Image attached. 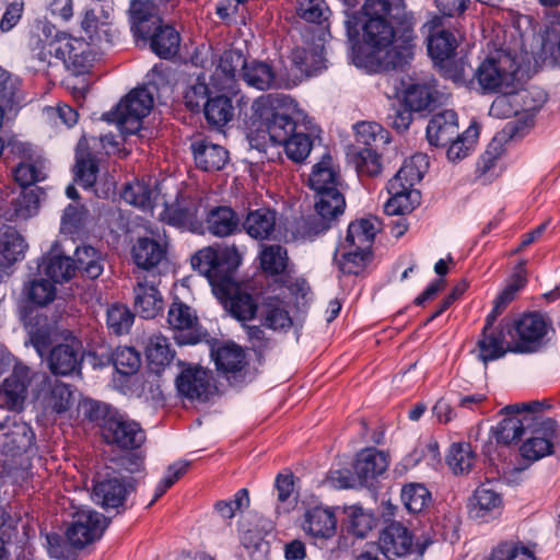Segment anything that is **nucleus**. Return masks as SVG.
<instances>
[{
	"mask_svg": "<svg viewBox=\"0 0 560 560\" xmlns=\"http://www.w3.org/2000/svg\"><path fill=\"white\" fill-rule=\"evenodd\" d=\"M135 489L133 480L126 481L118 476L98 474L94 478L91 498L104 510L115 509L119 513V509L125 505L127 495Z\"/></svg>",
	"mask_w": 560,
	"mask_h": 560,
	"instance_id": "obj_12",
	"label": "nucleus"
},
{
	"mask_svg": "<svg viewBox=\"0 0 560 560\" xmlns=\"http://www.w3.org/2000/svg\"><path fill=\"white\" fill-rule=\"evenodd\" d=\"M39 209V189H21L13 192L9 201L0 206V214L7 221H25L37 214Z\"/></svg>",
	"mask_w": 560,
	"mask_h": 560,
	"instance_id": "obj_21",
	"label": "nucleus"
},
{
	"mask_svg": "<svg viewBox=\"0 0 560 560\" xmlns=\"http://www.w3.org/2000/svg\"><path fill=\"white\" fill-rule=\"evenodd\" d=\"M167 323L174 330H190L197 323L196 312L182 301H174L167 313Z\"/></svg>",
	"mask_w": 560,
	"mask_h": 560,
	"instance_id": "obj_57",
	"label": "nucleus"
},
{
	"mask_svg": "<svg viewBox=\"0 0 560 560\" xmlns=\"http://www.w3.org/2000/svg\"><path fill=\"white\" fill-rule=\"evenodd\" d=\"M73 261L75 270L79 269L90 279L98 278L104 270V260L101 253L89 245L77 247Z\"/></svg>",
	"mask_w": 560,
	"mask_h": 560,
	"instance_id": "obj_49",
	"label": "nucleus"
},
{
	"mask_svg": "<svg viewBox=\"0 0 560 560\" xmlns=\"http://www.w3.org/2000/svg\"><path fill=\"white\" fill-rule=\"evenodd\" d=\"M377 230L376 220L361 219L352 222L349 224L345 243L350 247L370 250Z\"/></svg>",
	"mask_w": 560,
	"mask_h": 560,
	"instance_id": "obj_46",
	"label": "nucleus"
},
{
	"mask_svg": "<svg viewBox=\"0 0 560 560\" xmlns=\"http://www.w3.org/2000/svg\"><path fill=\"white\" fill-rule=\"evenodd\" d=\"M237 213L228 206L212 207L205 217V226L211 235L226 237L241 231Z\"/></svg>",
	"mask_w": 560,
	"mask_h": 560,
	"instance_id": "obj_27",
	"label": "nucleus"
},
{
	"mask_svg": "<svg viewBox=\"0 0 560 560\" xmlns=\"http://www.w3.org/2000/svg\"><path fill=\"white\" fill-rule=\"evenodd\" d=\"M203 114L209 125L222 128L234 117L232 100L225 95L210 96L203 104Z\"/></svg>",
	"mask_w": 560,
	"mask_h": 560,
	"instance_id": "obj_43",
	"label": "nucleus"
},
{
	"mask_svg": "<svg viewBox=\"0 0 560 560\" xmlns=\"http://www.w3.org/2000/svg\"><path fill=\"white\" fill-rule=\"evenodd\" d=\"M401 500L411 513L424 511L432 501L431 492L422 483H409L401 490Z\"/></svg>",
	"mask_w": 560,
	"mask_h": 560,
	"instance_id": "obj_56",
	"label": "nucleus"
},
{
	"mask_svg": "<svg viewBox=\"0 0 560 560\" xmlns=\"http://www.w3.org/2000/svg\"><path fill=\"white\" fill-rule=\"evenodd\" d=\"M479 131L478 127L471 125L462 136L455 137L448 144L447 158L452 162L460 161L466 158L472 149Z\"/></svg>",
	"mask_w": 560,
	"mask_h": 560,
	"instance_id": "obj_61",
	"label": "nucleus"
},
{
	"mask_svg": "<svg viewBox=\"0 0 560 560\" xmlns=\"http://www.w3.org/2000/svg\"><path fill=\"white\" fill-rule=\"evenodd\" d=\"M39 268L56 283L70 280L75 272L73 259L62 255L58 243H55L49 253L43 257Z\"/></svg>",
	"mask_w": 560,
	"mask_h": 560,
	"instance_id": "obj_32",
	"label": "nucleus"
},
{
	"mask_svg": "<svg viewBox=\"0 0 560 560\" xmlns=\"http://www.w3.org/2000/svg\"><path fill=\"white\" fill-rule=\"evenodd\" d=\"M290 60L291 71H294L298 79L311 77L325 68L323 47L319 45L296 47L292 50Z\"/></svg>",
	"mask_w": 560,
	"mask_h": 560,
	"instance_id": "obj_28",
	"label": "nucleus"
},
{
	"mask_svg": "<svg viewBox=\"0 0 560 560\" xmlns=\"http://www.w3.org/2000/svg\"><path fill=\"white\" fill-rule=\"evenodd\" d=\"M429 166L427 155L418 153L412 155L410 159L405 160L404 164L396 173V175L389 179L392 183V189L396 192L400 185L407 188L413 187L418 184L425 174Z\"/></svg>",
	"mask_w": 560,
	"mask_h": 560,
	"instance_id": "obj_35",
	"label": "nucleus"
},
{
	"mask_svg": "<svg viewBox=\"0 0 560 560\" xmlns=\"http://www.w3.org/2000/svg\"><path fill=\"white\" fill-rule=\"evenodd\" d=\"M73 518L67 530V538L75 548H83L100 538L108 525L103 514L90 509L79 510Z\"/></svg>",
	"mask_w": 560,
	"mask_h": 560,
	"instance_id": "obj_15",
	"label": "nucleus"
},
{
	"mask_svg": "<svg viewBox=\"0 0 560 560\" xmlns=\"http://www.w3.org/2000/svg\"><path fill=\"white\" fill-rule=\"evenodd\" d=\"M504 328L511 336L514 352H534L542 343L548 331V323L539 313H529L514 323L504 322Z\"/></svg>",
	"mask_w": 560,
	"mask_h": 560,
	"instance_id": "obj_8",
	"label": "nucleus"
},
{
	"mask_svg": "<svg viewBox=\"0 0 560 560\" xmlns=\"http://www.w3.org/2000/svg\"><path fill=\"white\" fill-rule=\"evenodd\" d=\"M348 522V529L354 536L363 538L375 526L376 518L373 513L359 505H351L345 509Z\"/></svg>",
	"mask_w": 560,
	"mask_h": 560,
	"instance_id": "obj_53",
	"label": "nucleus"
},
{
	"mask_svg": "<svg viewBox=\"0 0 560 560\" xmlns=\"http://www.w3.org/2000/svg\"><path fill=\"white\" fill-rule=\"evenodd\" d=\"M334 201L335 205L324 200L315 201L314 212L303 217L296 224V232L302 238L312 240L331 228L346 208L345 198H337Z\"/></svg>",
	"mask_w": 560,
	"mask_h": 560,
	"instance_id": "obj_13",
	"label": "nucleus"
},
{
	"mask_svg": "<svg viewBox=\"0 0 560 560\" xmlns=\"http://www.w3.org/2000/svg\"><path fill=\"white\" fill-rule=\"evenodd\" d=\"M458 135L457 114L452 109L435 114L427 126V139L435 147L447 145Z\"/></svg>",
	"mask_w": 560,
	"mask_h": 560,
	"instance_id": "obj_25",
	"label": "nucleus"
},
{
	"mask_svg": "<svg viewBox=\"0 0 560 560\" xmlns=\"http://www.w3.org/2000/svg\"><path fill=\"white\" fill-rule=\"evenodd\" d=\"M395 192L392 189V183L387 184V191L392 196L384 206V210L388 215H401L411 212L420 205V191L413 187L407 188L400 185Z\"/></svg>",
	"mask_w": 560,
	"mask_h": 560,
	"instance_id": "obj_36",
	"label": "nucleus"
},
{
	"mask_svg": "<svg viewBox=\"0 0 560 560\" xmlns=\"http://www.w3.org/2000/svg\"><path fill=\"white\" fill-rule=\"evenodd\" d=\"M149 39L151 49L161 58L168 59L178 51L180 37L178 32L170 25L160 24L153 30Z\"/></svg>",
	"mask_w": 560,
	"mask_h": 560,
	"instance_id": "obj_40",
	"label": "nucleus"
},
{
	"mask_svg": "<svg viewBox=\"0 0 560 560\" xmlns=\"http://www.w3.org/2000/svg\"><path fill=\"white\" fill-rule=\"evenodd\" d=\"M32 378V371L26 365L15 364L11 374L0 386V407L20 412L27 397Z\"/></svg>",
	"mask_w": 560,
	"mask_h": 560,
	"instance_id": "obj_16",
	"label": "nucleus"
},
{
	"mask_svg": "<svg viewBox=\"0 0 560 560\" xmlns=\"http://www.w3.org/2000/svg\"><path fill=\"white\" fill-rule=\"evenodd\" d=\"M27 244L22 234L12 226L0 228V269L23 259Z\"/></svg>",
	"mask_w": 560,
	"mask_h": 560,
	"instance_id": "obj_33",
	"label": "nucleus"
},
{
	"mask_svg": "<svg viewBox=\"0 0 560 560\" xmlns=\"http://www.w3.org/2000/svg\"><path fill=\"white\" fill-rule=\"evenodd\" d=\"M108 15L100 19L94 9H86L81 26L93 44L110 43Z\"/></svg>",
	"mask_w": 560,
	"mask_h": 560,
	"instance_id": "obj_50",
	"label": "nucleus"
},
{
	"mask_svg": "<svg viewBox=\"0 0 560 560\" xmlns=\"http://www.w3.org/2000/svg\"><path fill=\"white\" fill-rule=\"evenodd\" d=\"M354 164L359 175L373 177L378 175L382 170L381 158L377 154V149L374 148L359 150L354 155Z\"/></svg>",
	"mask_w": 560,
	"mask_h": 560,
	"instance_id": "obj_62",
	"label": "nucleus"
},
{
	"mask_svg": "<svg viewBox=\"0 0 560 560\" xmlns=\"http://www.w3.org/2000/svg\"><path fill=\"white\" fill-rule=\"evenodd\" d=\"M257 314L262 325L272 330H285L292 326L289 312L278 299H268Z\"/></svg>",
	"mask_w": 560,
	"mask_h": 560,
	"instance_id": "obj_44",
	"label": "nucleus"
},
{
	"mask_svg": "<svg viewBox=\"0 0 560 560\" xmlns=\"http://www.w3.org/2000/svg\"><path fill=\"white\" fill-rule=\"evenodd\" d=\"M85 147H88V141L82 138L77 150L75 180L84 188H89L94 185L98 168L94 156L85 152Z\"/></svg>",
	"mask_w": 560,
	"mask_h": 560,
	"instance_id": "obj_48",
	"label": "nucleus"
},
{
	"mask_svg": "<svg viewBox=\"0 0 560 560\" xmlns=\"http://www.w3.org/2000/svg\"><path fill=\"white\" fill-rule=\"evenodd\" d=\"M357 142L365 148L378 149L388 143V132L377 122L362 121L355 125Z\"/></svg>",
	"mask_w": 560,
	"mask_h": 560,
	"instance_id": "obj_55",
	"label": "nucleus"
},
{
	"mask_svg": "<svg viewBox=\"0 0 560 560\" xmlns=\"http://www.w3.org/2000/svg\"><path fill=\"white\" fill-rule=\"evenodd\" d=\"M197 168L205 172L222 170L229 161V152L219 144L207 139H195L190 144Z\"/></svg>",
	"mask_w": 560,
	"mask_h": 560,
	"instance_id": "obj_22",
	"label": "nucleus"
},
{
	"mask_svg": "<svg viewBox=\"0 0 560 560\" xmlns=\"http://www.w3.org/2000/svg\"><path fill=\"white\" fill-rule=\"evenodd\" d=\"M164 219L173 226L194 233H203V223L198 220L195 207H183L180 205L167 207L164 211Z\"/></svg>",
	"mask_w": 560,
	"mask_h": 560,
	"instance_id": "obj_47",
	"label": "nucleus"
},
{
	"mask_svg": "<svg viewBox=\"0 0 560 560\" xmlns=\"http://www.w3.org/2000/svg\"><path fill=\"white\" fill-rule=\"evenodd\" d=\"M241 77L247 85L259 91L283 86V81L277 77L272 66L265 61H246Z\"/></svg>",
	"mask_w": 560,
	"mask_h": 560,
	"instance_id": "obj_29",
	"label": "nucleus"
},
{
	"mask_svg": "<svg viewBox=\"0 0 560 560\" xmlns=\"http://www.w3.org/2000/svg\"><path fill=\"white\" fill-rule=\"evenodd\" d=\"M500 326V330L482 329L481 338L478 341V348L479 359L485 364H487L489 361H493L503 357L506 350L512 348V345L510 346L505 341L504 330H506V328H504V322H502Z\"/></svg>",
	"mask_w": 560,
	"mask_h": 560,
	"instance_id": "obj_38",
	"label": "nucleus"
},
{
	"mask_svg": "<svg viewBox=\"0 0 560 560\" xmlns=\"http://www.w3.org/2000/svg\"><path fill=\"white\" fill-rule=\"evenodd\" d=\"M48 51L62 60L75 75L88 72L95 60V54L89 43L65 33L56 35L48 44Z\"/></svg>",
	"mask_w": 560,
	"mask_h": 560,
	"instance_id": "obj_9",
	"label": "nucleus"
},
{
	"mask_svg": "<svg viewBox=\"0 0 560 560\" xmlns=\"http://www.w3.org/2000/svg\"><path fill=\"white\" fill-rule=\"evenodd\" d=\"M148 82L143 88L133 89L116 108L103 114V119L115 122L125 136L136 135L142 126V119L153 108V92L166 84V75L161 67L154 66L148 73Z\"/></svg>",
	"mask_w": 560,
	"mask_h": 560,
	"instance_id": "obj_3",
	"label": "nucleus"
},
{
	"mask_svg": "<svg viewBox=\"0 0 560 560\" xmlns=\"http://www.w3.org/2000/svg\"><path fill=\"white\" fill-rule=\"evenodd\" d=\"M308 183L311 188L316 192V200H324L335 205V199L345 198L342 192L343 182L329 154H325L323 159L313 166Z\"/></svg>",
	"mask_w": 560,
	"mask_h": 560,
	"instance_id": "obj_11",
	"label": "nucleus"
},
{
	"mask_svg": "<svg viewBox=\"0 0 560 560\" xmlns=\"http://www.w3.org/2000/svg\"><path fill=\"white\" fill-rule=\"evenodd\" d=\"M243 228L255 240H268L275 232L276 212L268 208L249 211Z\"/></svg>",
	"mask_w": 560,
	"mask_h": 560,
	"instance_id": "obj_37",
	"label": "nucleus"
},
{
	"mask_svg": "<svg viewBox=\"0 0 560 560\" xmlns=\"http://www.w3.org/2000/svg\"><path fill=\"white\" fill-rule=\"evenodd\" d=\"M81 342L74 338L52 348L49 357V368L56 375H70L78 371L81 364Z\"/></svg>",
	"mask_w": 560,
	"mask_h": 560,
	"instance_id": "obj_24",
	"label": "nucleus"
},
{
	"mask_svg": "<svg viewBox=\"0 0 560 560\" xmlns=\"http://www.w3.org/2000/svg\"><path fill=\"white\" fill-rule=\"evenodd\" d=\"M288 252L281 245H266L260 252V265L269 275L283 273L288 267Z\"/></svg>",
	"mask_w": 560,
	"mask_h": 560,
	"instance_id": "obj_58",
	"label": "nucleus"
},
{
	"mask_svg": "<svg viewBox=\"0 0 560 560\" xmlns=\"http://www.w3.org/2000/svg\"><path fill=\"white\" fill-rule=\"evenodd\" d=\"M112 360L116 371L122 375L136 373L141 363L139 353L130 347H118Z\"/></svg>",
	"mask_w": 560,
	"mask_h": 560,
	"instance_id": "obj_64",
	"label": "nucleus"
},
{
	"mask_svg": "<svg viewBox=\"0 0 560 560\" xmlns=\"http://www.w3.org/2000/svg\"><path fill=\"white\" fill-rule=\"evenodd\" d=\"M128 13L131 31L137 39L148 40L153 30L161 24L154 0H131Z\"/></svg>",
	"mask_w": 560,
	"mask_h": 560,
	"instance_id": "obj_18",
	"label": "nucleus"
},
{
	"mask_svg": "<svg viewBox=\"0 0 560 560\" xmlns=\"http://www.w3.org/2000/svg\"><path fill=\"white\" fill-rule=\"evenodd\" d=\"M438 101L439 92L434 79L411 83L404 91L405 106L411 110H430Z\"/></svg>",
	"mask_w": 560,
	"mask_h": 560,
	"instance_id": "obj_31",
	"label": "nucleus"
},
{
	"mask_svg": "<svg viewBox=\"0 0 560 560\" xmlns=\"http://www.w3.org/2000/svg\"><path fill=\"white\" fill-rule=\"evenodd\" d=\"M245 62L246 60L240 50L224 51L212 75L213 84L220 90H232L236 72L238 69H241V72L243 71Z\"/></svg>",
	"mask_w": 560,
	"mask_h": 560,
	"instance_id": "obj_34",
	"label": "nucleus"
},
{
	"mask_svg": "<svg viewBox=\"0 0 560 560\" xmlns=\"http://www.w3.org/2000/svg\"><path fill=\"white\" fill-rule=\"evenodd\" d=\"M411 30V16L402 0H365L362 8V38L371 52L363 54L364 47L353 48V63L375 71L382 63L377 54L388 51L398 34L410 37Z\"/></svg>",
	"mask_w": 560,
	"mask_h": 560,
	"instance_id": "obj_2",
	"label": "nucleus"
},
{
	"mask_svg": "<svg viewBox=\"0 0 560 560\" xmlns=\"http://www.w3.org/2000/svg\"><path fill=\"white\" fill-rule=\"evenodd\" d=\"M475 460V452L467 442L453 443L446 457V462L454 474L469 472Z\"/></svg>",
	"mask_w": 560,
	"mask_h": 560,
	"instance_id": "obj_51",
	"label": "nucleus"
},
{
	"mask_svg": "<svg viewBox=\"0 0 560 560\" xmlns=\"http://www.w3.org/2000/svg\"><path fill=\"white\" fill-rule=\"evenodd\" d=\"M432 544L429 537L415 540L412 533L401 523L392 522L381 533L378 547L385 558L411 556L421 560L428 547Z\"/></svg>",
	"mask_w": 560,
	"mask_h": 560,
	"instance_id": "obj_7",
	"label": "nucleus"
},
{
	"mask_svg": "<svg viewBox=\"0 0 560 560\" xmlns=\"http://www.w3.org/2000/svg\"><path fill=\"white\" fill-rule=\"evenodd\" d=\"M516 50V47L498 49L478 66L474 78L483 94H510L517 90L520 65L510 52Z\"/></svg>",
	"mask_w": 560,
	"mask_h": 560,
	"instance_id": "obj_4",
	"label": "nucleus"
},
{
	"mask_svg": "<svg viewBox=\"0 0 560 560\" xmlns=\"http://www.w3.org/2000/svg\"><path fill=\"white\" fill-rule=\"evenodd\" d=\"M15 182L21 186V189H30L37 182L45 179V166L39 160H23L13 171Z\"/></svg>",
	"mask_w": 560,
	"mask_h": 560,
	"instance_id": "obj_54",
	"label": "nucleus"
},
{
	"mask_svg": "<svg viewBox=\"0 0 560 560\" xmlns=\"http://www.w3.org/2000/svg\"><path fill=\"white\" fill-rule=\"evenodd\" d=\"M532 436L521 446V455L529 460H538L552 454L553 442L557 439V422L551 418L538 423V427L528 429Z\"/></svg>",
	"mask_w": 560,
	"mask_h": 560,
	"instance_id": "obj_17",
	"label": "nucleus"
},
{
	"mask_svg": "<svg viewBox=\"0 0 560 560\" xmlns=\"http://www.w3.org/2000/svg\"><path fill=\"white\" fill-rule=\"evenodd\" d=\"M165 256V249L153 238L140 237L132 247L135 264L145 270L158 266Z\"/></svg>",
	"mask_w": 560,
	"mask_h": 560,
	"instance_id": "obj_42",
	"label": "nucleus"
},
{
	"mask_svg": "<svg viewBox=\"0 0 560 560\" xmlns=\"http://www.w3.org/2000/svg\"><path fill=\"white\" fill-rule=\"evenodd\" d=\"M302 527L312 537L327 539L336 533L337 518L331 510L315 506L305 512Z\"/></svg>",
	"mask_w": 560,
	"mask_h": 560,
	"instance_id": "obj_30",
	"label": "nucleus"
},
{
	"mask_svg": "<svg viewBox=\"0 0 560 560\" xmlns=\"http://www.w3.org/2000/svg\"><path fill=\"white\" fill-rule=\"evenodd\" d=\"M428 28L427 46L429 56L435 65L445 70V73L454 79L459 80L465 77L464 62L450 67L452 58L457 48V39L452 32L443 26L442 18L435 16L425 24Z\"/></svg>",
	"mask_w": 560,
	"mask_h": 560,
	"instance_id": "obj_6",
	"label": "nucleus"
},
{
	"mask_svg": "<svg viewBox=\"0 0 560 560\" xmlns=\"http://www.w3.org/2000/svg\"><path fill=\"white\" fill-rule=\"evenodd\" d=\"M133 318L135 315L127 306L115 304L107 310L106 323L114 334L121 335L129 331Z\"/></svg>",
	"mask_w": 560,
	"mask_h": 560,
	"instance_id": "obj_63",
	"label": "nucleus"
},
{
	"mask_svg": "<svg viewBox=\"0 0 560 560\" xmlns=\"http://www.w3.org/2000/svg\"><path fill=\"white\" fill-rule=\"evenodd\" d=\"M102 436L107 444L122 450L139 448L145 441L140 424L118 411L102 424Z\"/></svg>",
	"mask_w": 560,
	"mask_h": 560,
	"instance_id": "obj_10",
	"label": "nucleus"
},
{
	"mask_svg": "<svg viewBox=\"0 0 560 560\" xmlns=\"http://www.w3.org/2000/svg\"><path fill=\"white\" fill-rule=\"evenodd\" d=\"M488 560H535V556L523 542L510 540L493 548Z\"/></svg>",
	"mask_w": 560,
	"mask_h": 560,
	"instance_id": "obj_60",
	"label": "nucleus"
},
{
	"mask_svg": "<svg viewBox=\"0 0 560 560\" xmlns=\"http://www.w3.org/2000/svg\"><path fill=\"white\" fill-rule=\"evenodd\" d=\"M211 373L197 366L184 369L176 377L178 394L190 400L206 401L211 394Z\"/></svg>",
	"mask_w": 560,
	"mask_h": 560,
	"instance_id": "obj_20",
	"label": "nucleus"
},
{
	"mask_svg": "<svg viewBox=\"0 0 560 560\" xmlns=\"http://www.w3.org/2000/svg\"><path fill=\"white\" fill-rule=\"evenodd\" d=\"M534 418L532 416L520 417L518 415H505V418L495 429L498 443L509 445L518 441L525 431L532 428Z\"/></svg>",
	"mask_w": 560,
	"mask_h": 560,
	"instance_id": "obj_41",
	"label": "nucleus"
},
{
	"mask_svg": "<svg viewBox=\"0 0 560 560\" xmlns=\"http://www.w3.org/2000/svg\"><path fill=\"white\" fill-rule=\"evenodd\" d=\"M145 355L150 366L154 368L158 372L161 368L167 365L172 361L174 353L164 336L153 335L148 340Z\"/></svg>",
	"mask_w": 560,
	"mask_h": 560,
	"instance_id": "obj_52",
	"label": "nucleus"
},
{
	"mask_svg": "<svg viewBox=\"0 0 560 560\" xmlns=\"http://www.w3.org/2000/svg\"><path fill=\"white\" fill-rule=\"evenodd\" d=\"M35 434L19 415L8 416L0 423V456L15 457L33 444Z\"/></svg>",
	"mask_w": 560,
	"mask_h": 560,
	"instance_id": "obj_14",
	"label": "nucleus"
},
{
	"mask_svg": "<svg viewBox=\"0 0 560 560\" xmlns=\"http://www.w3.org/2000/svg\"><path fill=\"white\" fill-rule=\"evenodd\" d=\"M388 467L387 455L375 448L360 452L353 465L360 487L369 486Z\"/></svg>",
	"mask_w": 560,
	"mask_h": 560,
	"instance_id": "obj_26",
	"label": "nucleus"
},
{
	"mask_svg": "<svg viewBox=\"0 0 560 560\" xmlns=\"http://www.w3.org/2000/svg\"><path fill=\"white\" fill-rule=\"evenodd\" d=\"M294 107V100L283 93L260 96L252 105L253 110L265 121L267 135L275 144H282L301 127L307 129L306 124L298 125L290 116Z\"/></svg>",
	"mask_w": 560,
	"mask_h": 560,
	"instance_id": "obj_5",
	"label": "nucleus"
},
{
	"mask_svg": "<svg viewBox=\"0 0 560 560\" xmlns=\"http://www.w3.org/2000/svg\"><path fill=\"white\" fill-rule=\"evenodd\" d=\"M316 126H307V129L301 127L288 138L281 145L284 147L288 158L294 162L304 161L313 148V139L317 137Z\"/></svg>",
	"mask_w": 560,
	"mask_h": 560,
	"instance_id": "obj_39",
	"label": "nucleus"
},
{
	"mask_svg": "<svg viewBox=\"0 0 560 560\" xmlns=\"http://www.w3.org/2000/svg\"><path fill=\"white\" fill-rule=\"evenodd\" d=\"M164 301L156 285V278L138 277L133 287V307L143 318H154L163 310Z\"/></svg>",
	"mask_w": 560,
	"mask_h": 560,
	"instance_id": "obj_19",
	"label": "nucleus"
},
{
	"mask_svg": "<svg viewBox=\"0 0 560 560\" xmlns=\"http://www.w3.org/2000/svg\"><path fill=\"white\" fill-rule=\"evenodd\" d=\"M241 260L234 245L218 249L207 246L191 256L190 264L194 270L207 278L223 307L234 318L245 323L253 319L259 308L252 294L242 291L236 281L235 273Z\"/></svg>",
	"mask_w": 560,
	"mask_h": 560,
	"instance_id": "obj_1",
	"label": "nucleus"
},
{
	"mask_svg": "<svg viewBox=\"0 0 560 560\" xmlns=\"http://www.w3.org/2000/svg\"><path fill=\"white\" fill-rule=\"evenodd\" d=\"M73 404V390L71 386L56 381L50 385V390L46 397V408L56 413H63L70 409Z\"/></svg>",
	"mask_w": 560,
	"mask_h": 560,
	"instance_id": "obj_59",
	"label": "nucleus"
},
{
	"mask_svg": "<svg viewBox=\"0 0 560 560\" xmlns=\"http://www.w3.org/2000/svg\"><path fill=\"white\" fill-rule=\"evenodd\" d=\"M502 498L490 482L479 486L469 502L470 517L487 522L501 513Z\"/></svg>",
	"mask_w": 560,
	"mask_h": 560,
	"instance_id": "obj_23",
	"label": "nucleus"
},
{
	"mask_svg": "<svg viewBox=\"0 0 560 560\" xmlns=\"http://www.w3.org/2000/svg\"><path fill=\"white\" fill-rule=\"evenodd\" d=\"M217 369L225 374L241 371L245 362L243 349L235 343H224L211 353Z\"/></svg>",
	"mask_w": 560,
	"mask_h": 560,
	"instance_id": "obj_45",
	"label": "nucleus"
}]
</instances>
